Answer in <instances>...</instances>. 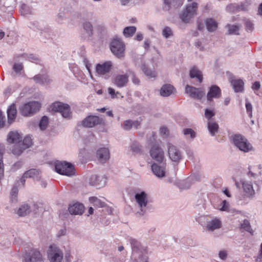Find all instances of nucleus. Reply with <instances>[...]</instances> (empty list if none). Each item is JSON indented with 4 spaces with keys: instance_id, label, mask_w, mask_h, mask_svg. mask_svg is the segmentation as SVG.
Returning a JSON list of instances; mask_svg holds the SVG:
<instances>
[{
    "instance_id": "dca6fc26",
    "label": "nucleus",
    "mask_w": 262,
    "mask_h": 262,
    "mask_svg": "<svg viewBox=\"0 0 262 262\" xmlns=\"http://www.w3.org/2000/svg\"><path fill=\"white\" fill-rule=\"evenodd\" d=\"M112 67V63L111 61H105L102 64L98 63L96 67V71L98 75H104L110 72Z\"/></svg>"
},
{
    "instance_id": "338daca9",
    "label": "nucleus",
    "mask_w": 262,
    "mask_h": 262,
    "mask_svg": "<svg viewBox=\"0 0 262 262\" xmlns=\"http://www.w3.org/2000/svg\"><path fill=\"white\" fill-rule=\"evenodd\" d=\"M65 17V15L63 12H60L57 17L56 20L58 23H62V21Z\"/></svg>"
},
{
    "instance_id": "a878e982",
    "label": "nucleus",
    "mask_w": 262,
    "mask_h": 262,
    "mask_svg": "<svg viewBox=\"0 0 262 262\" xmlns=\"http://www.w3.org/2000/svg\"><path fill=\"white\" fill-rule=\"evenodd\" d=\"M231 84L235 92H242L244 91V82L242 79H232Z\"/></svg>"
},
{
    "instance_id": "39448f33",
    "label": "nucleus",
    "mask_w": 262,
    "mask_h": 262,
    "mask_svg": "<svg viewBox=\"0 0 262 262\" xmlns=\"http://www.w3.org/2000/svg\"><path fill=\"white\" fill-rule=\"evenodd\" d=\"M43 254L37 249L33 248L25 252L23 262H45Z\"/></svg>"
},
{
    "instance_id": "a19ab883",
    "label": "nucleus",
    "mask_w": 262,
    "mask_h": 262,
    "mask_svg": "<svg viewBox=\"0 0 262 262\" xmlns=\"http://www.w3.org/2000/svg\"><path fill=\"white\" fill-rule=\"evenodd\" d=\"M66 105V103L61 102H55L52 103V110L54 112H58L61 113L62 110H64Z\"/></svg>"
},
{
    "instance_id": "774afa93",
    "label": "nucleus",
    "mask_w": 262,
    "mask_h": 262,
    "mask_svg": "<svg viewBox=\"0 0 262 262\" xmlns=\"http://www.w3.org/2000/svg\"><path fill=\"white\" fill-rule=\"evenodd\" d=\"M256 262H262V243L260 245V249L259 253L255 258Z\"/></svg>"
},
{
    "instance_id": "f257e3e1",
    "label": "nucleus",
    "mask_w": 262,
    "mask_h": 262,
    "mask_svg": "<svg viewBox=\"0 0 262 262\" xmlns=\"http://www.w3.org/2000/svg\"><path fill=\"white\" fill-rule=\"evenodd\" d=\"M232 142L239 150L248 152L253 149L252 144L243 135L235 134L231 137Z\"/></svg>"
},
{
    "instance_id": "f03ea898",
    "label": "nucleus",
    "mask_w": 262,
    "mask_h": 262,
    "mask_svg": "<svg viewBox=\"0 0 262 262\" xmlns=\"http://www.w3.org/2000/svg\"><path fill=\"white\" fill-rule=\"evenodd\" d=\"M41 104L36 101H30L21 105L19 108V113L24 117H31L38 112Z\"/></svg>"
},
{
    "instance_id": "680f3d73",
    "label": "nucleus",
    "mask_w": 262,
    "mask_h": 262,
    "mask_svg": "<svg viewBox=\"0 0 262 262\" xmlns=\"http://www.w3.org/2000/svg\"><path fill=\"white\" fill-rule=\"evenodd\" d=\"M133 127L132 120H126L124 121L123 128L126 130H129Z\"/></svg>"
},
{
    "instance_id": "2f4dec72",
    "label": "nucleus",
    "mask_w": 262,
    "mask_h": 262,
    "mask_svg": "<svg viewBox=\"0 0 262 262\" xmlns=\"http://www.w3.org/2000/svg\"><path fill=\"white\" fill-rule=\"evenodd\" d=\"M244 191L248 197H253L255 194L253 186L250 183L244 182L242 184Z\"/></svg>"
},
{
    "instance_id": "4468645a",
    "label": "nucleus",
    "mask_w": 262,
    "mask_h": 262,
    "mask_svg": "<svg viewBox=\"0 0 262 262\" xmlns=\"http://www.w3.org/2000/svg\"><path fill=\"white\" fill-rule=\"evenodd\" d=\"M129 242L132 248V255L140 252H148L147 247L143 246L137 239L130 237L129 238Z\"/></svg>"
},
{
    "instance_id": "e2e57ef3",
    "label": "nucleus",
    "mask_w": 262,
    "mask_h": 262,
    "mask_svg": "<svg viewBox=\"0 0 262 262\" xmlns=\"http://www.w3.org/2000/svg\"><path fill=\"white\" fill-rule=\"evenodd\" d=\"M215 114L212 110L207 108L205 111V116L208 120L210 119Z\"/></svg>"
},
{
    "instance_id": "3c124183",
    "label": "nucleus",
    "mask_w": 262,
    "mask_h": 262,
    "mask_svg": "<svg viewBox=\"0 0 262 262\" xmlns=\"http://www.w3.org/2000/svg\"><path fill=\"white\" fill-rule=\"evenodd\" d=\"M24 174L25 176L27 177L28 178H34L39 175V171L36 169H31L26 171Z\"/></svg>"
},
{
    "instance_id": "13d9d810",
    "label": "nucleus",
    "mask_w": 262,
    "mask_h": 262,
    "mask_svg": "<svg viewBox=\"0 0 262 262\" xmlns=\"http://www.w3.org/2000/svg\"><path fill=\"white\" fill-rule=\"evenodd\" d=\"M23 143L25 148L30 147L32 145V140L31 137L29 136L25 137L23 140Z\"/></svg>"
},
{
    "instance_id": "6e6552de",
    "label": "nucleus",
    "mask_w": 262,
    "mask_h": 262,
    "mask_svg": "<svg viewBox=\"0 0 262 262\" xmlns=\"http://www.w3.org/2000/svg\"><path fill=\"white\" fill-rule=\"evenodd\" d=\"M104 123V121L102 118L95 115H89L78 123V125L80 124L84 127L91 128L97 125L103 124Z\"/></svg>"
},
{
    "instance_id": "c85d7f7f",
    "label": "nucleus",
    "mask_w": 262,
    "mask_h": 262,
    "mask_svg": "<svg viewBox=\"0 0 262 262\" xmlns=\"http://www.w3.org/2000/svg\"><path fill=\"white\" fill-rule=\"evenodd\" d=\"M206 28L208 32H213L215 31L217 28V22L212 18H207L205 21Z\"/></svg>"
},
{
    "instance_id": "1a4fd4ad",
    "label": "nucleus",
    "mask_w": 262,
    "mask_h": 262,
    "mask_svg": "<svg viewBox=\"0 0 262 262\" xmlns=\"http://www.w3.org/2000/svg\"><path fill=\"white\" fill-rule=\"evenodd\" d=\"M168 154L170 159L174 162L179 163L183 159L182 151L177 146L170 143L167 144Z\"/></svg>"
},
{
    "instance_id": "8fccbe9b",
    "label": "nucleus",
    "mask_w": 262,
    "mask_h": 262,
    "mask_svg": "<svg viewBox=\"0 0 262 262\" xmlns=\"http://www.w3.org/2000/svg\"><path fill=\"white\" fill-rule=\"evenodd\" d=\"M227 27L228 28V33L231 35H238L239 27L237 25H231L228 24Z\"/></svg>"
},
{
    "instance_id": "5fc2aeb1",
    "label": "nucleus",
    "mask_w": 262,
    "mask_h": 262,
    "mask_svg": "<svg viewBox=\"0 0 262 262\" xmlns=\"http://www.w3.org/2000/svg\"><path fill=\"white\" fill-rule=\"evenodd\" d=\"M64 108V110H63L61 113V115L63 116V117L66 118H70L71 116V112L69 105L66 104Z\"/></svg>"
},
{
    "instance_id": "aec40b11",
    "label": "nucleus",
    "mask_w": 262,
    "mask_h": 262,
    "mask_svg": "<svg viewBox=\"0 0 262 262\" xmlns=\"http://www.w3.org/2000/svg\"><path fill=\"white\" fill-rule=\"evenodd\" d=\"M22 136L16 130L10 132L8 135L7 141L10 144H17L21 141Z\"/></svg>"
},
{
    "instance_id": "e433bc0d",
    "label": "nucleus",
    "mask_w": 262,
    "mask_h": 262,
    "mask_svg": "<svg viewBox=\"0 0 262 262\" xmlns=\"http://www.w3.org/2000/svg\"><path fill=\"white\" fill-rule=\"evenodd\" d=\"M89 201L94 206L99 208H103L106 206V204L104 202L102 201L96 196L90 197L89 198Z\"/></svg>"
},
{
    "instance_id": "b1692460",
    "label": "nucleus",
    "mask_w": 262,
    "mask_h": 262,
    "mask_svg": "<svg viewBox=\"0 0 262 262\" xmlns=\"http://www.w3.org/2000/svg\"><path fill=\"white\" fill-rule=\"evenodd\" d=\"M40 34L43 40L52 39L54 36L52 30L48 26L41 28L40 31Z\"/></svg>"
},
{
    "instance_id": "09e8293b",
    "label": "nucleus",
    "mask_w": 262,
    "mask_h": 262,
    "mask_svg": "<svg viewBox=\"0 0 262 262\" xmlns=\"http://www.w3.org/2000/svg\"><path fill=\"white\" fill-rule=\"evenodd\" d=\"M244 25L247 32H252L254 29V25L252 21L249 19L245 18L244 19Z\"/></svg>"
},
{
    "instance_id": "ddd939ff",
    "label": "nucleus",
    "mask_w": 262,
    "mask_h": 262,
    "mask_svg": "<svg viewBox=\"0 0 262 262\" xmlns=\"http://www.w3.org/2000/svg\"><path fill=\"white\" fill-rule=\"evenodd\" d=\"M106 179L105 177L92 174L89 177L88 183L92 186L100 188L105 185Z\"/></svg>"
},
{
    "instance_id": "49530a36",
    "label": "nucleus",
    "mask_w": 262,
    "mask_h": 262,
    "mask_svg": "<svg viewBox=\"0 0 262 262\" xmlns=\"http://www.w3.org/2000/svg\"><path fill=\"white\" fill-rule=\"evenodd\" d=\"M20 11L21 14L23 15L31 14L32 13V8L28 5L23 4L20 6Z\"/></svg>"
},
{
    "instance_id": "864d4df0",
    "label": "nucleus",
    "mask_w": 262,
    "mask_h": 262,
    "mask_svg": "<svg viewBox=\"0 0 262 262\" xmlns=\"http://www.w3.org/2000/svg\"><path fill=\"white\" fill-rule=\"evenodd\" d=\"M183 133L186 137L189 136L191 139H194L196 137V133L192 128H185L183 130Z\"/></svg>"
},
{
    "instance_id": "052dcab7",
    "label": "nucleus",
    "mask_w": 262,
    "mask_h": 262,
    "mask_svg": "<svg viewBox=\"0 0 262 262\" xmlns=\"http://www.w3.org/2000/svg\"><path fill=\"white\" fill-rule=\"evenodd\" d=\"M246 111L248 116L250 118H252V106L250 102H249L247 100L246 101Z\"/></svg>"
},
{
    "instance_id": "cd10ccee",
    "label": "nucleus",
    "mask_w": 262,
    "mask_h": 262,
    "mask_svg": "<svg viewBox=\"0 0 262 262\" xmlns=\"http://www.w3.org/2000/svg\"><path fill=\"white\" fill-rule=\"evenodd\" d=\"M221 225L222 224L220 220L217 219H214L207 223L206 229L209 231H213L215 229L220 228Z\"/></svg>"
},
{
    "instance_id": "bf43d9fd",
    "label": "nucleus",
    "mask_w": 262,
    "mask_h": 262,
    "mask_svg": "<svg viewBox=\"0 0 262 262\" xmlns=\"http://www.w3.org/2000/svg\"><path fill=\"white\" fill-rule=\"evenodd\" d=\"M250 4V0L246 1L245 3H241L238 6V9L242 11H247Z\"/></svg>"
},
{
    "instance_id": "c756f323",
    "label": "nucleus",
    "mask_w": 262,
    "mask_h": 262,
    "mask_svg": "<svg viewBox=\"0 0 262 262\" xmlns=\"http://www.w3.org/2000/svg\"><path fill=\"white\" fill-rule=\"evenodd\" d=\"M147 252H140L138 254L132 255L134 262H149Z\"/></svg>"
},
{
    "instance_id": "6e6d98bb",
    "label": "nucleus",
    "mask_w": 262,
    "mask_h": 262,
    "mask_svg": "<svg viewBox=\"0 0 262 262\" xmlns=\"http://www.w3.org/2000/svg\"><path fill=\"white\" fill-rule=\"evenodd\" d=\"M162 35L166 38L173 35L172 31L169 27H165L162 30Z\"/></svg>"
},
{
    "instance_id": "4c0bfd02",
    "label": "nucleus",
    "mask_w": 262,
    "mask_h": 262,
    "mask_svg": "<svg viewBox=\"0 0 262 262\" xmlns=\"http://www.w3.org/2000/svg\"><path fill=\"white\" fill-rule=\"evenodd\" d=\"M136 30L137 28L135 26L126 27L123 29V34L126 38L130 37L134 35Z\"/></svg>"
},
{
    "instance_id": "79ce46f5",
    "label": "nucleus",
    "mask_w": 262,
    "mask_h": 262,
    "mask_svg": "<svg viewBox=\"0 0 262 262\" xmlns=\"http://www.w3.org/2000/svg\"><path fill=\"white\" fill-rule=\"evenodd\" d=\"M18 189L16 186H13L10 193V201L12 203H16L17 202V194Z\"/></svg>"
},
{
    "instance_id": "ea45409f",
    "label": "nucleus",
    "mask_w": 262,
    "mask_h": 262,
    "mask_svg": "<svg viewBox=\"0 0 262 262\" xmlns=\"http://www.w3.org/2000/svg\"><path fill=\"white\" fill-rule=\"evenodd\" d=\"M5 150L4 146L0 147V181L4 177V168L3 163V154Z\"/></svg>"
},
{
    "instance_id": "4be33fe9",
    "label": "nucleus",
    "mask_w": 262,
    "mask_h": 262,
    "mask_svg": "<svg viewBox=\"0 0 262 262\" xmlns=\"http://www.w3.org/2000/svg\"><path fill=\"white\" fill-rule=\"evenodd\" d=\"M185 0H163L165 8L169 10L171 8H178L181 7Z\"/></svg>"
},
{
    "instance_id": "f8f14e48",
    "label": "nucleus",
    "mask_w": 262,
    "mask_h": 262,
    "mask_svg": "<svg viewBox=\"0 0 262 262\" xmlns=\"http://www.w3.org/2000/svg\"><path fill=\"white\" fill-rule=\"evenodd\" d=\"M152 159L156 161L162 163L164 158V152L159 144H154L149 151Z\"/></svg>"
},
{
    "instance_id": "a18cd8bd",
    "label": "nucleus",
    "mask_w": 262,
    "mask_h": 262,
    "mask_svg": "<svg viewBox=\"0 0 262 262\" xmlns=\"http://www.w3.org/2000/svg\"><path fill=\"white\" fill-rule=\"evenodd\" d=\"M49 124V118L46 116H43L41 117L39 123V127L41 130H45Z\"/></svg>"
},
{
    "instance_id": "4d7b16f0",
    "label": "nucleus",
    "mask_w": 262,
    "mask_h": 262,
    "mask_svg": "<svg viewBox=\"0 0 262 262\" xmlns=\"http://www.w3.org/2000/svg\"><path fill=\"white\" fill-rule=\"evenodd\" d=\"M28 27L33 30L34 31H40L42 28L39 25L37 21H31L28 25Z\"/></svg>"
},
{
    "instance_id": "9d476101",
    "label": "nucleus",
    "mask_w": 262,
    "mask_h": 262,
    "mask_svg": "<svg viewBox=\"0 0 262 262\" xmlns=\"http://www.w3.org/2000/svg\"><path fill=\"white\" fill-rule=\"evenodd\" d=\"M185 91L190 98L199 100H201L205 95V91L203 88H198L189 85L185 86Z\"/></svg>"
},
{
    "instance_id": "9b49d317",
    "label": "nucleus",
    "mask_w": 262,
    "mask_h": 262,
    "mask_svg": "<svg viewBox=\"0 0 262 262\" xmlns=\"http://www.w3.org/2000/svg\"><path fill=\"white\" fill-rule=\"evenodd\" d=\"M135 197L137 203L140 208V212H139L138 213L140 215H143L146 212L145 208L148 203L147 194L144 191H142L140 193H136Z\"/></svg>"
},
{
    "instance_id": "2eb2a0df",
    "label": "nucleus",
    "mask_w": 262,
    "mask_h": 262,
    "mask_svg": "<svg viewBox=\"0 0 262 262\" xmlns=\"http://www.w3.org/2000/svg\"><path fill=\"white\" fill-rule=\"evenodd\" d=\"M96 158L100 163H105L110 158L109 149L106 147L99 148L96 151Z\"/></svg>"
},
{
    "instance_id": "5701e85b",
    "label": "nucleus",
    "mask_w": 262,
    "mask_h": 262,
    "mask_svg": "<svg viewBox=\"0 0 262 262\" xmlns=\"http://www.w3.org/2000/svg\"><path fill=\"white\" fill-rule=\"evenodd\" d=\"M7 117H8V122L9 124H11L13 123L16 117L17 114L16 107L15 104H12L7 109Z\"/></svg>"
},
{
    "instance_id": "69168bd1",
    "label": "nucleus",
    "mask_w": 262,
    "mask_h": 262,
    "mask_svg": "<svg viewBox=\"0 0 262 262\" xmlns=\"http://www.w3.org/2000/svg\"><path fill=\"white\" fill-rule=\"evenodd\" d=\"M160 133L162 135L167 136L169 134V130L167 127L163 126L160 128Z\"/></svg>"
},
{
    "instance_id": "f3484780",
    "label": "nucleus",
    "mask_w": 262,
    "mask_h": 262,
    "mask_svg": "<svg viewBox=\"0 0 262 262\" xmlns=\"http://www.w3.org/2000/svg\"><path fill=\"white\" fill-rule=\"evenodd\" d=\"M128 81V76L124 75H118L112 79V82L119 88L126 86Z\"/></svg>"
},
{
    "instance_id": "7c9ffc66",
    "label": "nucleus",
    "mask_w": 262,
    "mask_h": 262,
    "mask_svg": "<svg viewBox=\"0 0 262 262\" xmlns=\"http://www.w3.org/2000/svg\"><path fill=\"white\" fill-rule=\"evenodd\" d=\"M189 76L191 78H196L200 83L203 81L202 72L196 67H193L189 71Z\"/></svg>"
},
{
    "instance_id": "c9c22d12",
    "label": "nucleus",
    "mask_w": 262,
    "mask_h": 262,
    "mask_svg": "<svg viewBox=\"0 0 262 262\" xmlns=\"http://www.w3.org/2000/svg\"><path fill=\"white\" fill-rule=\"evenodd\" d=\"M219 125L215 122L209 121L207 124V128L211 136H214L218 132Z\"/></svg>"
},
{
    "instance_id": "72a5a7b5",
    "label": "nucleus",
    "mask_w": 262,
    "mask_h": 262,
    "mask_svg": "<svg viewBox=\"0 0 262 262\" xmlns=\"http://www.w3.org/2000/svg\"><path fill=\"white\" fill-rule=\"evenodd\" d=\"M83 28L84 32L88 37H91L93 34V26L89 21H85L83 23Z\"/></svg>"
},
{
    "instance_id": "412c9836",
    "label": "nucleus",
    "mask_w": 262,
    "mask_h": 262,
    "mask_svg": "<svg viewBox=\"0 0 262 262\" xmlns=\"http://www.w3.org/2000/svg\"><path fill=\"white\" fill-rule=\"evenodd\" d=\"M33 79L36 83L46 85L49 84L52 81L48 75L37 74L33 77Z\"/></svg>"
},
{
    "instance_id": "a211bd4d",
    "label": "nucleus",
    "mask_w": 262,
    "mask_h": 262,
    "mask_svg": "<svg viewBox=\"0 0 262 262\" xmlns=\"http://www.w3.org/2000/svg\"><path fill=\"white\" fill-rule=\"evenodd\" d=\"M221 96V90L220 88L216 85H213L209 88L207 94V100L211 101L213 98H219Z\"/></svg>"
},
{
    "instance_id": "423d86ee",
    "label": "nucleus",
    "mask_w": 262,
    "mask_h": 262,
    "mask_svg": "<svg viewBox=\"0 0 262 262\" xmlns=\"http://www.w3.org/2000/svg\"><path fill=\"white\" fill-rule=\"evenodd\" d=\"M125 46L121 38L116 36L110 43V49L112 52L117 57H123Z\"/></svg>"
},
{
    "instance_id": "0eeeda50",
    "label": "nucleus",
    "mask_w": 262,
    "mask_h": 262,
    "mask_svg": "<svg viewBox=\"0 0 262 262\" xmlns=\"http://www.w3.org/2000/svg\"><path fill=\"white\" fill-rule=\"evenodd\" d=\"M48 256L50 262H61L63 259V252L55 245L49 246L48 250Z\"/></svg>"
},
{
    "instance_id": "603ef678",
    "label": "nucleus",
    "mask_w": 262,
    "mask_h": 262,
    "mask_svg": "<svg viewBox=\"0 0 262 262\" xmlns=\"http://www.w3.org/2000/svg\"><path fill=\"white\" fill-rule=\"evenodd\" d=\"M13 70L18 75H21V71L24 70V66L22 63L15 62L12 67Z\"/></svg>"
},
{
    "instance_id": "f704fd0d",
    "label": "nucleus",
    "mask_w": 262,
    "mask_h": 262,
    "mask_svg": "<svg viewBox=\"0 0 262 262\" xmlns=\"http://www.w3.org/2000/svg\"><path fill=\"white\" fill-rule=\"evenodd\" d=\"M130 150L133 154H141L142 153V146L140 144L136 141H133L130 145Z\"/></svg>"
},
{
    "instance_id": "bb28decb",
    "label": "nucleus",
    "mask_w": 262,
    "mask_h": 262,
    "mask_svg": "<svg viewBox=\"0 0 262 262\" xmlns=\"http://www.w3.org/2000/svg\"><path fill=\"white\" fill-rule=\"evenodd\" d=\"M174 90V88L172 85L164 84L160 89V95L163 97H168L172 94Z\"/></svg>"
},
{
    "instance_id": "c03bdc74",
    "label": "nucleus",
    "mask_w": 262,
    "mask_h": 262,
    "mask_svg": "<svg viewBox=\"0 0 262 262\" xmlns=\"http://www.w3.org/2000/svg\"><path fill=\"white\" fill-rule=\"evenodd\" d=\"M241 228L243 229L247 232H249L251 235L254 233V231L251 228V225L249 220L245 219L243 223L241 224Z\"/></svg>"
},
{
    "instance_id": "473e14b6",
    "label": "nucleus",
    "mask_w": 262,
    "mask_h": 262,
    "mask_svg": "<svg viewBox=\"0 0 262 262\" xmlns=\"http://www.w3.org/2000/svg\"><path fill=\"white\" fill-rule=\"evenodd\" d=\"M30 207L28 204H22L16 213L19 216H25L30 212Z\"/></svg>"
},
{
    "instance_id": "6ab92c4d",
    "label": "nucleus",
    "mask_w": 262,
    "mask_h": 262,
    "mask_svg": "<svg viewBox=\"0 0 262 262\" xmlns=\"http://www.w3.org/2000/svg\"><path fill=\"white\" fill-rule=\"evenodd\" d=\"M68 210L71 214L81 215L84 212V206L81 203H75L69 206Z\"/></svg>"
},
{
    "instance_id": "7ed1b4c3",
    "label": "nucleus",
    "mask_w": 262,
    "mask_h": 262,
    "mask_svg": "<svg viewBox=\"0 0 262 262\" xmlns=\"http://www.w3.org/2000/svg\"><path fill=\"white\" fill-rule=\"evenodd\" d=\"M198 8V4L196 2H192L191 4L187 5L180 14V18L183 23H189L190 19L196 14Z\"/></svg>"
},
{
    "instance_id": "de8ad7c7",
    "label": "nucleus",
    "mask_w": 262,
    "mask_h": 262,
    "mask_svg": "<svg viewBox=\"0 0 262 262\" xmlns=\"http://www.w3.org/2000/svg\"><path fill=\"white\" fill-rule=\"evenodd\" d=\"M191 179V178H188L186 180L180 182L178 184L179 188L181 190L188 189L190 186Z\"/></svg>"
},
{
    "instance_id": "393cba45",
    "label": "nucleus",
    "mask_w": 262,
    "mask_h": 262,
    "mask_svg": "<svg viewBox=\"0 0 262 262\" xmlns=\"http://www.w3.org/2000/svg\"><path fill=\"white\" fill-rule=\"evenodd\" d=\"M151 170L153 173L159 178H162L165 176V167L162 165H159L154 163L151 165Z\"/></svg>"
},
{
    "instance_id": "58836bf2",
    "label": "nucleus",
    "mask_w": 262,
    "mask_h": 262,
    "mask_svg": "<svg viewBox=\"0 0 262 262\" xmlns=\"http://www.w3.org/2000/svg\"><path fill=\"white\" fill-rule=\"evenodd\" d=\"M20 58L29 61H33L37 59V58H36L33 54H27L26 53L15 55L14 57V59L15 61H18V59Z\"/></svg>"
},
{
    "instance_id": "0e129e2a",
    "label": "nucleus",
    "mask_w": 262,
    "mask_h": 262,
    "mask_svg": "<svg viewBox=\"0 0 262 262\" xmlns=\"http://www.w3.org/2000/svg\"><path fill=\"white\" fill-rule=\"evenodd\" d=\"M222 206L221 210L222 211H228L229 206V203L226 200H224L222 201Z\"/></svg>"
},
{
    "instance_id": "20e7f679",
    "label": "nucleus",
    "mask_w": 262,
    "mask_h": 262,
    "mask_svg": "<svg viewBox=\"0 0 262 262\" xmlns=\"http://www.w3.org/2000/svg\"><path fill=\"white\" fill-rule=\"evenodd\" d=\"M55 170L56 172L68 177L73 176L76 171L74 165L66 161H57L55 163Z\"/></svg>"
},
{
    "instance_id": "37998d69",
    "label": "nucleus",
    "mask_w": 262,
    "mask_h": 262,
    "mask_svg": "<svg viewBox=\"0 0 262 262\" xmlns=\"http://www.w3.org/2000/svg\"><path fill=\"white\" fill-rule=\"evenodd\" d=\"M141 69L145 75L149 78H154L156 76L155 71H152L148 69L145 64L142 65Z\"/></svg>"
}]
</instances>
